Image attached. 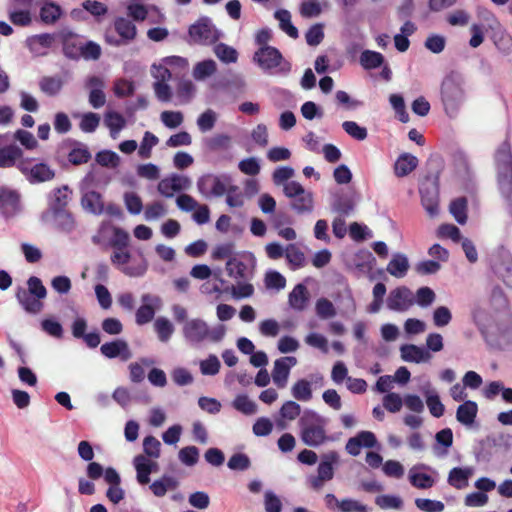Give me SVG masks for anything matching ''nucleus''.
Masks as SVG:
<instances>
[{
    "mask_svg": "<svg viewBox=\"0 0 512 512\" xmlns=\"http://www.w3.org/2000/svg\"><path fill=\"white\" fill-rule=\"evenodd\" d=\"M328 419L314 410L306 409L299 418L298 426L301 441L309 447H320L332 437L327 434Z\"/></svg>",
    "mask_w": 512,
    "mask_h": 512,
    "instance_id": "1",
    "label": "nucleus"
},
{
    "mask_svg": "<svg viewBox=\"0 0 512 512\" xmlns=\"http://www.w3.org/2000/svg\"><path fill=\"white\" fill-rule=\"evenodd\" d=\"M495 166L499 191L512 213V152L507 141L496 150Z\"/></svg>",
    "mask_w": 512,
    "mask_h": 512,
    "instance_id": "2",
    "label": "nucleus"
},
{
    "mask_svg": "<svg viewBox=\"0 0 512 512\" xmlns=\"http://www.w3.org/2000/svg\"><path fill=\"white\" fill-rule=\"evenodd\" d=\"M464 81L461 75L451 72L441 83V101L445 113L454 118L465 101Z\"/></svg>",
    "mask_w": 512,
    "mask_h": 512,
    "instance_id": "3",
    "label": "nucleus"
},
{
    "mask_svg": "<svg viewBox=\"0 0 512 512\" xmlns=\"http://www.w3.org/2000/svg\"><path fill=\"white\" fill-rule=\"evenodd\" d=\"M182 334L188 344L196 346L206 341H221L224 337L225 329L222 325L210 328L205 320L201 318H191L184 322Z\"/></svg>",
    "mask_w": 512,
    "mask_h": 512,
    "instance_id": "4",
    "label": "nucleus"
},
{
    "mask_svg": "<svg viewBox=\"0 0 512 512\" xmlns=\"http://www.w3.org/2000/svg\"><path fill=\"white\" fill-rule=\"evenodd\" d=\"M253 60L264 72L270 74L286 76L292 68L291 63L273 46L260 47L254 53Z\"/></svg>",
    "mask_w": 512,
    "mask_h": 512,
    "instance_id": "5",
    "label": "nucleus"
},
{
    "mask_svg": "<svg viewBox=\"0 0 512 512\" xmlns=\"http://www.w3.org/2000/svg\"><path fill=\"white\" fill-rule=\"evenodd\" d=\"M98 173V169L92 166L90 171L81 181V190L83 192L81 197V206L86 212L93 215H101L104 212V201L102 195L99 192L90 190L98 184Z\"/></svg>",
    "mask_w": 512,
    "mask_h": 512,
    "instance_id": "6",
    "label": "nucleus"
},
{
    "mask_svg": "<svg viewBox=\"0 0 512 512\" xmlns=\"http://www.w3.org/2000/svg\"><path fill=\"white\" fill-rule=\"evenodd\" d=\"M17 169L30 184L49 182L56 176L55 170L48 163L28 157L18 162Z\"/></svg>",
    "mask_w": 512,
    "mask_h": 512,
    "instance_id": "7",
    "label": "nucleus"
},
{
    "mask_svg": "<svg viewBox=\"0 0 512 512\" xmlns=\"http://www.w3.org/2000/svg\"><path fill=\"white\" fill-rule=\"evenodd\" d=\"M221 37V32L215 27L209 17H201L189 28V41L194 44L211 45Z\"/></svg>",
    "mask_w": 512,
    "mask_h": 512,
    "instance_id": "8",
    "label": "nucleus"
},
{
    "mask_svg": "<svg viewBox=\"0 0 512 512\" xmlns=\"http://www.w3.org/2000/svg\"><path fill=\"white\" fill-rule=\"evenodd\" d=\"M254 256L249 253L243 256L230 257L226 262V271L229 277L236 281H250L254 277Z\"/></svg>",
    "mask_w": 512,
    "mask_h": 512,
    "instance_id": "9",
    "label": "nucleus"
},
{
    "mask_svg": "<svg viewBox=\"0 0 512 512\" xmlns=\"http://www.w3.org/2000/svg\"><path fill=\"white\" fill-rule=\"evenodd\" d=\"M231 177L227 174L215 175L205 174L197 181V189L205 198H219L226 193V184H229Z\"/></svg>",
    "mask_w": 512,
    "mask_h": 512,
    "instance_id": "10",
    "label": "nucleus"
},
{
    "mask_svg": "<svg viewBox=\"0 0 512 512\" xmlns=\"http://www.w3.org/2000/svg\"><path fill=\"white\" fill-rule=\"evenodd\" d=\"M110 260L115 267L129 277H141L146 273L148 268L145 259H142L137 265L128 266L127 264L131 260V253L128 248L113 250Z\"/></svg>",
    "mask_w": 512,
    "mask_h": 512,
    "instance_id": "11",
    "label": "nucleus"
},
{
    "mask_svg": "<svg viewBox=\"0 0 512 512\" xmlns=\"http://www.w3.org/2000/svg\"><path fill=\"white\" fill-rule=\"evenodd\" d=\"M112 234L109 245L115 249L128 248L130 236L128 232L120 227L113 226L109 223H102L98 233L92 237L94 244H101L105 238Z\"/></svg>",
    "mask_w": 512,
    "mask_h": 512,
    "instance_id": "12",
    "label": "nucleus"
},
{
    "mask_svg": "<svg viewBox=\"0 0 512 512\" xmlns=\"http://www.w3.org/2000/svg\"><path fill=\"white\" fill-rule=\"evenodd\" d=\"M33 0H11L7 5L9 21L18 27H28L32 24Z\"/></svg>",
    "mask_w": 512,
    "mask_h": 512,
    "instance_id": "13",
    "label": "nucleus"
},
{
    "mask_svg": "<svg viewBox=\"0 0 512 512\" xmlns=\"http://www.w3.org/2000/svg\"><path fill=\"white\" fill-rule=\"evenodd\" d=\"M419 192L421 195L422 206L430 217H435L439 213V188L437 178H427L421 183Z\"/></svg>",
    "mask_w": 512,
    "mask_h": 512,
    "instance_id": "14",
    "label": "nucleus"
},
{
    "mask_svg": "<svg viewBox=\"0 0 512 512\" xmlns=\"http://www.w3.org/2000/svg\"><path fill=\"white\" fill-rule=\"evenodd\" d=\"M414 305V293L406 286H399L392 289L386 299L387 308L394 312H407Z\"/></svg>",
    "mask_w": 512,
    "mask_h": 512,
    "instance_id": "15",
    "label": "nucleus"
},
{
    "mask_svg": "<svg viewBox=\"0 0 512 512\" xmlns=\"http://www.w3.org/2000/svg\"><path fill=\"white\" fill-rule=\"evenodd\" d=\"M9 135L0 134V168L16 167L23 157L22 149L16 144H8Z\"/></svg>",
    "mask_w": 512,
    "mask_h": 512,
    "instance_id": "16",
    "label": "nucleus"
},
{
    "mask_svg": "<svg viewBox=\"0 0 512 512\" xmlns=\"http://www.w3.org/2000/svg\"><path fill=\"white\" fill-rule=\"evenodd\" d=\"M296 364L297 359L294 356H284L274 361L271 377L278 388L282 389L287 386L290 371Z\"/></svg>",
    "mask_w": 512,
    "mask_h": 512,
    "instance_id": "17",
    "label": "nucleus"
},
{
    "mask_svg": "<svg viewBox=\"0 0 512 512\" xmlns=\"http://www.w3.org/2000/svg\"><path fill=\"white\" fill-rule=\"evenodd\" d=\"M43 220L51 222L55 229L66 234L71 233L76 228V221L68 209L44 212Z\"/></svg>",
    "mask_w": 512,
    "mask_h": 512,
    "instance_id": "18",
    "label": "nucleus"
},
{
    "mask_svg": "<svg viewBox=\"0 0 512 512\" xmlns=\"http://www.w3.org/2000/svg\"><path fill=\"white\" fill-rule=\"evenodd\" d=\"M378 444L376 436L371 431H360L348 439L345 450L351 456H358L362 448H373Z\"/></svg>",
    "mask_w": 512,
    "mask_h": 512,
    "instance_id": "19",
    "label": "nucleus"
},
{
    "mask_svg": "<svg viewBox=\"0 0 512 512\" xmlns=\"http://www.w3.org/2000/svg\"><path fill=\"white\" fill-rule=\"evenodd\" d=\"M100 352L108 359L120 358L125 362L132 358V352L129 345L123 339H116L102 344Z\"/></svg>",
    "mask_w": 512,
    "mask_h": 512,
    "instance_id": "20",
    "label": "nucleus"
},
{
    "mask_svg": "<svg viewBox=\"0 0 512 512\" xmlns=\"http://www.w3.org/2000/svg\"><path fill=\"white\" fill-rule=\"evenodd\" d=\"M492 267L503 282L512 288V255L508 251H500L494 259Z\"/></svg>",
    "mask_w": 512,
    "mask_h": 512,
    "instance_id": "21",
    "label": "nucleus"
},
{
    "mask_svg": "<svg viewBox=\"0 0 512 512\" xmlns=\"http://www.w3.org/2000/svg\"><path fill=\"white\" fill-rule=\"evenodd\" d=\"M85 86L90 89L88 98L89 104L94 109L103 107L106 103L104 80L98 76H91L86 80Z\"/></svg>",
    "mask_w": 512,
    "mask_h": 512,
    "instance_id": "22",
    "label": "nucleus"
},
{
    "mask_svg": "<svg viewBox=\"0 0 512 512\" xmlns=\"http://www.w3.org/2000/svg\"><path fill=\"white\" fill-rule=\"evenodd\" d=\"M340 463V454L331 450L321 454L320 462L317 467V474L320 479L331 481L334 478V470Z\"/></svg>",
    "mask_w": 512,
    "mask_h": 512,
    "instance_id": "23",
    "label": "nucleus"
},
{
    "mask_svg": "<svg viewBox=\"0 0 512 512\" xmlns=\"http://www.w3.org/2000/svg\"><path fill=\"white\" fill-rule=\"evenodd\" d=\"M20 195L17 191L7 187L0 188V213L9 217L19 208Z\"/></svg>",
    "mask_w": 512,
    "mask_h": 512,
    "instance_id": "24",
    "label": "nucleus"
},
{
    "mask_svg": "<svg viewBox=\"0 0 512 512\" xmlns=\"http://www.w3.org/2000/svg\"><path fill=\"white\" fill-rule=\"evenodd\" d=\"M54 40L53 34L43 33L28 37L25 44L32 54L41 56L46 54V50L52 46Z\"/></svg>",
    "mask_w": 512,
    "mask_h": 512,
    "instance_id": "25",
    "label": "nucleus"
},
{
    "mask_svg": "<svg viewBox=\"0 0 512 512\" xmlns=\"http://www.w3.org/2000/svg\"><path fill=\"white\" fill-rule=\"evenodd\" d=\"M401 358L405 362L425 363L431 359V354L423 347L414 344H404L400 347Z\"/></svg>",
    "mask_w": 512,
    "mask_h": 512,
    "instance_id": "26",
    "label": "nucleus"
},
{
    "mask_svg": "<svg viewBox=\"0 0 512 512\" xmlns=\"http://www.w3.org/2000/svg\"><path fill=\"white\" fill-rule=\"evenodd\" d=\"M71 191L67 185L54 189L48 200V209L45 212L65 210L70 201Z\"/></svg>",
    "mask_w": 512,
    "mask_h": 512,
    "instance_id": "27",
    "label": "nucleus"
},
{
    "mask_svg": "<svg viewBox=\"0 0 512 512\" xmlns=\"http://www.w3.org/2000/svg\"><path fill=\"white\" fill-rule=\"evenodd\" d=\"M16 298L22 308L30 314H38L43 309L42 299H38L30 294L23 287H18L16 290Z\"/></svg>",
    "mask_w": 512,
    "mask_h": 512,
    "instance_id": "28",
    "label": "nucleus"
},
{
    "mask_svg": "<svg viewBox=\"0 0 512 512\" xmlns=\"http://www.w3.org/2000/svg\"><path fill=\"white\" fill-rule=\"evenodd\" d=\"M408 257L403 253H395L386 267V271L395 278H403L409 270Z\"/></svg>",
    "mask_w": 512,
    "mask_h": 512,
    "instance_id": "29",
    "label": "nucleus"
},
{
    "mask_svg": "<svg viewBox=\"0 0 512 512\" xmlns=\"http://www.w3.org/2000/svg\"><path fill=\"white\" fill-rule=\"evenodd\" d=\"M309 301V292L307 287L299 283L297 284L293 290L289 293L288 302L292 309L297 311H303Z\"/></svg>",
    "mask_w": 512,
    "mask_h": 512,
    "instance_id": "30",
    "label": "nucleus"
},
{
    "mask_svg": "<svg viewBox=\"0 0 512 512\" xmlns=\"http://www.w3.org/2000/svg\"><path fill=\"white\" fill-rule=\"evenodd\" d=\"M418 166V159L410 153H402L394 164V173L397 177L410 174Z\"/></svg>",
    "mask_w": 512,
    "mask_h": 512,
    "instance_id": "31",
    "label": "nucleus"
},
{
    "mask_svg": "<svg viewBox=\"0 0 512 512\" xmlns=\"http://www.w3.org/2000/svg\"><path fill=\"white\" fill-rule=\"evenodd\" d=\"M473 474L471 467H454L448 475V483L456 489H463L468 486V480Z\"/></svg>",
    "mask_w": 512,
    "mask_h": 512,
    "instance_id": "32",
    "label": "nucleus"
},
{
    "mask_svg": "<svg viewBox=\"0 0 512 512\" xmlns=\"http://www.w3.org/2000/svg\"><path fill=\"white\" fill-rule=\"evenodd\" d=\"M478 406L476 402L467 400L459 405L456 411V419L458 422L465 426H470L474 423L477 416Z\"/></svg>",
    "mask_w": 512,
    "mask_h": 512,
    "instance_id": "33",
    "label": "nucleus"
},
{
    "mask_svg": "<svg viewBox=\"0 0 512 512\" xmlns=\"http://www.w3.org/2000/svg\"><path fill=\"white\" fill-rule=\"evenodd\" d=\"M179 486L178 480L170 475H163L160 479L153 481L149 488L156 497H163L170 490Z\"/></svg>",
    "mask_w": 512,
    "mask_h": 512,
    "instance_id": "34",
    "label": "nucleus"
},
{
    "mask_svg": "<svg viewBox=\"0 0 512 512\" xmlns=\"http://www.w3.org/2000/svg\"><path fill=\"white\" fill-rule=\"evenodd\" d=\"M419 468L426 469L427 466L424 464L415 465L409 470L408 476L411 485L418 489L431 488L435 483L434 479L428 474L417 472Z\"/></svg>",
    "mask_w": 512,
    "mask_h": 512,
    "instance_id": "35",
    "label": "nucleus"
},
{
    "mask_svg": "<svg viewBox=\"0 0 512 512\" xmlns=\"http://www.w3.org/2000/svg\"><path fill=\"white\" fill-rule=\"evenodd\" d=\"M64 86V80L56 76H44L39 80V89L45 95L54 97L58 95Z\"/></svg>",
    "mask_w": 512,
    "mask_h": 512,
    "instance_id": "36",
    "label": "nucleus"
},
{
    "mask_svg": "<svg viewBox=\"0 0 512 512\" xmlns=\"http://www.w3.org/2000/svg\"><path fill=\"white\" fill-rule=\"evenodd\" d=\"M291 396L300 402H309L313 397L312 382L307 379L297 380L291 387Z\"/></svg>",
    "mask_w": 512,
    "mask_h": 512,
    "instance_id": "37",
    "label": "nucleus"
},
{
    "mask_svg": "<svg viewBox=\"0 0 512 512\" xmlns=\"http://www.w3.org/2000/svg\"><path fill=\"white\" fill-rule=\"evenodd\" d=\"M136 470V479L140 485H146L150 482L151 464L143 455H137L134 460Z\"/></svg>",
    "mask_w": 512,
    "mask_h": 512,
    "instance_id": "38",
    "label": "nucleus"
},
{
    "mask_svg": "<svg viewBox=\"0 0 512 512\" xmlns=\"http://www.w3.org/2000/svg\"><path fill=\"white\" fill-rule=\"evenodd\" d=\"M232 407L246 416L255 415L258 412L256 402L251 400L246 394H238L231 403Z\"/></svg>",
    "mask_w": 512,
    "mask_h": 512,
    "instance_id": "39",
    "label": "nucleus"
},
{
    "mask_svg": "<svg viewBox=\"0 0 512 512\" xmlns=\"http://www.w3.org/2000/svg\"><path fill=\"white\" fill-rule=\"evenodd\" d=\"M275 19L279 21L280 29L289 37L297 39L299 37L298 29L291 22V13L286 9H279L274 13Z\"/></svg>",
    "mask_w": 512,
    "mask_h": 512,
    "instance_id": "40",
    "label": "nucleus"
},
{
    "mask_svg": "<svg viewBox=\"0 0 512 512\" xmlns=\"http://www.w3.org/2000/svg\"><path fill=\"white\" fill-rule=\"evenodd\" d=\"M291 208L297 214L311 213L314 208L312 193L305 190L298 197H295L293 200H291Z\"/></svg>",
    "mask_w": 512,
    "mask_h": 512,
    "instance_id": "41",
    "label": "nucleus"
},
{
    "mask_svg": "<svg viewBox=\"0 0 512 512\" xmlns=\"http://www.w3.org/2000/svg\"><path fill=\"white\" fill-rule=\"evenodd\" d=\"M384 61V56L373 50L362 51L359 58V63L365 70L377 69L384 64Z\"/></svg>",
    "mask_w": 512,
    "mask_h": 512,
    "instance_id": "42",
    "label": "nucleus"
},
{
    "mask_svg": "<svg viewBox=\"0 0 512 512\" xmlns=\"http://www.w3.org/2000/svg\"><path fill=\"white\" fill-rule=\"evenodd\" d=\"M62 15V10L59 5L56 3L45 0L40 9V18L41 21L45 24H53L55 23Z\"/></svg>",
    "mask_w": 512,
    "mask_h": 512,
    "instance_id": "43",
    "label": "nucleus"
},
{
    "mask_svg": "<svg viewBox=\"0 0 512 512\" xmlns=\"http://www.w3.org/2000/svg\"><path fill=\"white\" fill-rule=\"evenodd\" d=\"M115 31L121 39L127 44L136 36V26L126 18H118L115 21Z\"/></svg>",
    "mask_w": 512,
    "mask_h": 512,
    "instance_id": "44",
    "label": "nucleus"
},
{
    "mask_svg": "<svg viewBox=\"0 0 512 512\" xmlns=\"http://www.w3.org/2000/svg\"><path fill=\"white\" fill-rule=\"evenodd\" d=\"M217 70L216 62L212 59L204 60L201 62H198L194 68L192 75L195 80L197 81H203L206 78L213 75Z\"/></svg>",
    "mask_w": 512,
    "mask_h": 512,
    "instance_id": "45",
    "label": "nucleus"
},
{
    "mask_svg": "<svg viewBox=\"0 0 512 512\" xmlns=\"http://www.w3.org/2000/svg\"><path fill=\"white\" fill-rule=\"evenodd\" d=\"M104 123L109 128L111 137L115 139L124 128L125 119L118 112L109 111L104 116Z\"/></svg>",
    "mask_w": 512,
    "mask_h": 512,
    "instance_id": "46",
    "label": "nucleus"
},
{
    "mask_svg": "<svg viewBox=\"0 0 512 512\" xmlns=\"http://www.w3.org/2000/svg\"><path fill=\"white\" fill-rule=\"evenodd\" d=\"M285 257L293 270L302 268L305 265V255L295 244L286 246Z\"/></svg>",
    "mask_w": 512,
    "mask_h": 512,
    "instance_id": "47",
    "label": "nucleus"
},
{
    "mask_svg": "<svg viewBox=\"0 0 512 512\" xmlns=\"http://www.w3.org/2000/svg\"><path fill=\"white\" fill-rule=\"evenodd\" d=\"M154 329L161 342H168L174 333V326L165 317H158L154 322Z\"/></svg>",
    "mask_w": 512,
    "mask_h": 512,
    "instance_id": "48",
    "label": "nucleus"
},
{
    "mask_svg": "<svg viewBox=\"0 0 512 512\" xmlns=\"http://www.w3.org/2000/svg\"><path fill=\"white\" fill-rule=\"evenodd\" d=\"M331 208L333 212L340 214L339 217L349 216L354 210V203L350 197L341 195L333 200Z\"/></svg>",
    "mask_w": 512,
    "mask_h": 512,
    "instance_id": "49",
    "label": "nucleus"
},
{
    "mask_svg": "<svg viewBox=\"0 0 512 512\" xmlns=\"http://www.w3.org/2000/svg\"><path fill=\"white\" fill-rule=\"evenodd\" d=\"M450 213L455 220L463 225L467 221V200L465 197H459L453 200L449 207Z\"/></svg>",
    "mask_w": 512,
    "mask_h": 512,
    "instance_id": "50",
    "label": "nucleus"
},
{
    "mask_svg": "<svg viewBox=\"0 0 512 512\" xmlns=\"http://www.w3.org/2000/svg\"><path fill=\"white\" fill-rule=\"evenodd\" d=\"M214 53L223 63H235L238 59V52L231 46L224 43H218L214 46Z\"/></svg>",
    "mask_w": 512,
    "mask_h": 512,
    "instance_id": "51",
    "label": "nucleus"
},
{
    "mask_svg": "<svg viewBox=\"0 0 512 512\" xmlns=\"http://www.w3.org/2000/svg\"><path fill=\"white\" fill-rule=\"evenodd\" d=\"M123 200L127 211L132 215H139L143 210V203L140 196L133 192L128 191L123 195Z\"/></svg>",
    "mask_w": 512,
    "mask_h": 512,
    "instance_id": "52",
    "label": "nucleus"
},
{
    "mask_svg": "<svg viewBox=\"0 0 512 512\" xmlns=\"http://www.w3.org/2000/svg\"><path fill=\"white\" fill-rule=\"evenodd\" d=\"M415 304L422 308H427L433 304L436 299L435 292L427 286L420 287L414 294Z\"/></svg>",
    "mask_w": 512,
    "mask_h": 512,
    "instance_id": "53",
    "label": "nucleus"
},
{
    "mask_svg": "<svg viewBox=\"0 0 512 512\" xmlns=\"http://www.w3.org/2000/svg\"><path fill=\"white\" fill-rule=\"evenodd\" d=\"M100 124V116L94 112H86L81 115L79 128L85 133H93Z\"/></svg>",
    "mask_w": 512,
    "mask_h": 512,
    "instance_id": "54",
    "label": "nucleus"
},
{
    "mask_svg": "<svg viewBox=\"0 0 512 512\" xmlns=\"http://www.w3.org/2000/svg\"><path fill=\"white\" fill-rule=\"evenodd\" d=\"M389 102L394 109L398 119L402 123H407L409 121V115L406 111L405 101L402 95L400 94H391L389 97Z\"/></svg>",
    "mask_w": 512,
    "mask_h": 512,
    "instance_id": "55",
    "label": "nucleus"
},
{
    "mask_svg": "<svg viewBox=\"0 0 512 512\" xmlns=\"http://www.w3.org/2000/svg\"><path fill=\"white\" fill-rule=\"evenodd\" d=\"M217 121V114L212 109H207L197 118V126L203 133L212 130Z\"/></svg>",
    "mask_w": 512,
    "mask_h": 512,
    "instance_id": "56",
    "label": "nucleus"
},
{
    "mask_svg": "<svg viewBox=\"0 0 512 512\" xmlns=\"http://www.w3.org/2000/svg\"><path fill=\"white\" fill-rule=\"evenodd\" d=\"M167 214V209L161 201L148 204L144 210V219L148 222L158 220Z\"/></svg>",
    "mask_w": 512,
    "mask_h": 512,
    "instance_id": "57",
    "label": "nucleus"
},
{
    "mask_svg": "<svg viewBox=\"0 0 512 512\" xmlns=\"http://www.w3.org/2000/svg\"><path fill=\"white\" fill-rule=\"evenodd\" d=\"M301 414V406L293 401L288 400L283 403L279 410V415L282 419H287L288 421H293Z\"/></svg>",
    "mask_w": 512,
    "mask_h": 512,
    "instance_id": "58",
    "label": "nucleus"
},
{
    "mask_svg": "<svg viewBox=\"0 0 512 512\" xmlns=\"http://www.w3.org/2000/svg\"><path fill=\"white\" fill-rule=\"evenodd\" d=\"M342 128L350 137L358 141H363L367 138V129L360 126L355 121H344L342 123Z\"/></svg>",
    "mask_w": 512,
    "mask_h": 512,
    "instance_id": "59",
    "label": "nucleus"
},
{
    "mask_svg": "<svg viewBox=\"0 0 512 512\" xmlns=\"http://www.w3.org/2000/svg\"><path fill=\"white\" fill-rule=\"evenodd\" d=\"M95 160L103 167L115 168L119 165L120 157L113 151L103 150L96 154Z\"/></svg>",
    "mask_w": 512,
    "mask_h": 512,
    "instance_id": "60",
    "label": "nucleus"
},
{
    "mask_svg": "<svg viewBox=\"0 0 512 512\" xmlns=\"http://www.w3.org/2000/svg\"><path fill=\"white\" fill-rule=\"evenodd\" d=\"M221 363L216 355H209L205 360L200 361V371L203 375L214 376L219 373Z\"/></svg>",
    "mask_w": 512,
    "mask_h": 512,
    "instance_id": "61",
    "label": "nucleus"
},
{
    "mask_svg": "<svg viewBox=\"0 0 512 512\" xmlns=\"http://www.w3.org/2000/svg\"><path fill=\"white\" fill-rule=\"evenodd\" d=\"M158 141V138L153 133L145 132L139 147V156L144 159L149 158L152 148L158 144Z\"/></svg>",
    "mask_w": 512,
    "mask_h": 512,
    "instance_id": "62",
    "label": "nucleus"
},
{
    "mask_svg": "<svg viewBox=\"0 0 512 512\" xmlns=\"http://www.w3.org/2000/svg\"><path fill=\"white\" fill-rule=\"evenodd\" d=\"M179 460L186 466H194L199 460V449L196 446H187L178 453Z\"/></svg>",
    "mask_w": 512,
    "mask_h": 512,
    "instance_id": "63",
    "label": "nucleus"
},
{
    "mask_svg": "<svg viewBox=\"0 0 512 512\" xmlns=\"http://www.w3.org/2000/svg\"><path fill=\"white\" fill-rule=\"evenodd\" d=\"M339 511L341 512H369V508L361 502L346 498L339 502Z\"/></svg>",
    "mask_w": 512,
    "mask_h": 512,
    "instance_id": "64",
    "label": "nucleus"
}]
</instances>
